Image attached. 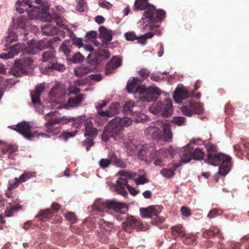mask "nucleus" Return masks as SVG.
<instances>
[{
	"mask_svg": "<svg viewBox=\"0 0 249 249\" xmlns=\"http://www.w3.org/2000/svg\"><path fill=\"white\" fill-rule=\"evenodd\" d=\"M70 42L71 46L72 45H74L78 46L79 48H81L83 46L82 40L80 38L74 37L72 40H70Z\"/></svg>",
	"mask_w": 249,
	"mask_h": 249,
	"instance_id": "nucleus-62",
	"label": "nucleus"
},
{
	"mask_svg": "<svg viewBox=\"0 0 249 249\" xmlns=\"http://www.w3.org/2000/svg\"><path fill=\"white\" fill-rule=\"evenodd\" d=\"M204 157V153L199 148L193 149L192 151V159L195 160H201L203 159Z\"/></svg>",
	"mask_w": 249,
	"mask_h": 249,
	"instance_id": "nucleus-37",
	"label": "nucleus"
},
{
	"mask_svg": "<svg viewBox=\"0 0 249 249\" xmlns=\"http://www.w3.org/2000/svg\"><path fill=\"white\" fill-rule=\"evenodd\" d=\"M99 37L104 39L106 42H110L112 39L111 31L108 30L104 26H101L99 29Z\"/></svg>",
	"mask_w": 249,
	"mask_h": 249,
	"instance_id": "nucleus-27",
	"label": "nucleus"
},
{
	"mask_svg": "<svg viewBox=\"0 0 249 249\" xmlns=\"http://www.w3.org/2000/svg\"><path fill=\"white\" fill-rule=\"evenodd\" d=\"M5 195L8 198H13L12 202L13 203H18V198H16V194L12 190H9L7 188L5 192Z\"/></svg>",
	"mask_w": 249,
	"mask_h": 249,
	"instance_id": "nucleus-51",
	"label": "nucleus"
},
{
	"mask_svg": "<svg viewBox=\"0 0 249 249\" xmlns=\"http://www.w3.org/2000/svg\"><path fill=\"white\" fill-rule=\"evenodd\" d=\"M77 131H74L72 132H68V131H63L61 135L60 136V138L64 140L65 141H67L68 138H72L74 137L77 133Z\"/></svg>",
	"mask_w": 249,
	"mask_h": 249,
	"instance_id": "nucleus-50",
	"label": "nucleus"
},
{
	"mask_svg": "<svg viewBox=\"0 0 249 249\" xmlns=\"http://www.w3.org/2000/svg\"><path fill=\"white\" fill-rule=\"evenodd\" d=\"M153 150H156L154 147H150L148 148L147 146H143L140 149H138V157L139 159L142 160H145L146 162H149L150 155L152 153Z\"/></svg>",
	"mask_w": 249,
	"mask_h": 249,
	"instance_id": "nucleus-19",
	"label": "nucleus"
},
{
	"mask_svg": "<svg viewBox=\"0 0 249 249\" xmlns=\"http://www.w3.org/2000/svg\"><path fill=\"white\" fill-rule=\"evenodd\" d=\"M190 103L193 113L200 114L202 113L203 109L200 103L193 101H190Z\"/></svg>",
	"mask_w": 249,
	"mask_h": 249,
	"instance_id": "nucleus-40",
	"label": "nucleus"
},
{
	"mask_svg": "<svg viewBox=\"0 0 249 249\" xmlns=\"http://www.w3.org/2000/svg\"><path fill=\"white\" fill-rule=\"evenodd\" d=\"M100 57L97 52L90 53L87 58V61L91 66H94L95 68L102 62L101 57Z\"/></svg>",
	"mask_w": 249,
	"mask_h": 249,
	"instance_id": "nucleus-29",
	"label": "nucleus"
},
{
	"mask_svg": "<svg viewBox=\"0 0 249 249\" xmlns=\"http://www.w3.org/2000/svg\"><path fill=\"white\" fill-rule=\"evenodd\" d=\"M181 110L183 114L187 116L190 117L193 114L190 102L188 105L182 106L181 107Z\"/></svg>",
	"mask_w": 249,
	"mask_h": 249,
	"instance_id": "nucleus-46",
	"label": "nucleus"
},
{
	"mask_svg": "<svg viewBox=\"0 0 249 249\" xmlns=\"http://www.w3.org/2000/svg\"><path fill=\"white\" fill-rule=\"evenodd\" d=\"M33 1L32 0H18L16 3V7L17 11L21 14L25 11H28V8H32L33 7Z\"/></svg>",
	"mask_w": 249,
	"mask_h": 249,
	"instance_id": "nucleus-20",
	"label": "nucleus"
},
{
	"mask_svg": "<svg viewBox=\"0 0 249 249\" xmlns=\"http://www.w3.org/2000/svg\"><path fill=\"white\" fill-rule=\"evenodd\" d=\"M202 236L205 238L213 237L217 236L219 238H222V235L220 232L219 229L216 227H212L211 229L206 230L203 232Z\"/></svg>",
	"mask_w": 249,
	"mask_h": 249,
	"instance_id": "nucleus-30",
	"label": "nucleus"
},
{
	"mask_svg": "<svg viewBox=\"0 0 249 249\" xmlns=\"http://www.w3.org/2000/svg\"><path fill=\"white\" fill-rule=\"evenodd\" d=\"M135 143L136 141L135 140L130 139L127 140L125 143L128 152L131 155L135 154L138 151V146Z\"/></svg>",
	"mask_w": 249,
	"mask_h": 249,
	"instance_id": "nucleus-32",
	"label": "nucleus"
},
{
	"mask_svg": "<svg viewBox=\"0 0 249 249\" xmlns=\"http://www.w3.org/2000/svg\"><path fill=\"white\" fill-rule=\"evenodd\" d=\"M84 57L79 53H75L70 60L74 63H81L83 61Z\"/></svg>",
	"mask_w": 249,
	"mask_h": 249,
	"instance_id": "nucleus-52",
	"label": "nucleus"
},
{
	"mask_svg": "<svg viewBox=\"0 0 249 249\" xmlns=\"http://www.w3.org/2000/svg\"><path fill=\"white\" fill-rule=\"evenodd\" d=\"M118 174L121 176L125 177L129 179L134 178L137 176V174L135 172L123 170H121L118 172Z\"/></svg>",
	"mask_w": 249,
	"mask_h": 249,
	"instance_id": "nucleus-48",
	"label": "nucleus"
},
{
	"mask_svg": "<svg viewBox=\"0 0 249 249\" xmlns=\"http://www.w3.org/2000/svg\"><path fill=\"white\" fill-rule=\"evenodd\" d=\"M31 126L29 123L22 122L18 124L16 126H13V129L22 134L26 139L31 140L33 138L39 136L49 137V136L44 133H38L37 132L34 131H31Z\"/></svg>",
	"mask_w": 249,
	"mask_h": 249,
	"instance_id": "nucleus-7",
	"label": "nucleus"
},
{
	"mask_svg": "<svg viewBox=\"0 0 249 249\" xmlns=\"http://www.w3.org/2000/svg\"><path fill=\"white\" fill-rule=\"evenodd\" d=\"M149 110L153 114L169 117L173 112L172 102L171 100L167 99L163 102H158L149 107Z\"/></svg>",
	"mask_w": 249,
	"mask_h": 249,
	"instance_id": "nucleus-5",
	"label": "nucleus"
},
{
	"mask_svg": "<svg viewBox=\"0 0 249 249\" xmlns=\"http://www.w3.org/2000/svg\"><path fill=\"white\" fill-rule=\"evenodd\" d=\"M54 213L51 209H47L39 211L36 218L41 221H49L53 216Z\"/></svg>",
	"mask_w": 249,
	"mask_h": 249,
	"instance_id": "nucleus-23",
	"label": "nucleus"
},
{
	"mask_svg": "<svg viewBox=\"0 0 249 249\" xmlns=\"http://www.w3.org/2000/svg\"><path fill=\"white\" fill-rule=\"evenodd\" d=\"M44 89V86L42 85L36 86L33 93L31 94L32 103L35 105L36 108H39L38 112L42 113L43 112V106L40 104V95Z\"/></svg>",
	"mask_w": 249,
	"mask_h": 249,
	"instance_id": "nucleus-12",
	"label": "nucleus"
},
{
	"mask_svg": "<svg viewBox=\"0 0 249 249\" xmlns=\"http://www.w3.org/2000/svg\"><path fill=\"white\" fill-rule=\"evenodd\" d=\"M186 119L183 117H174L172 122L178 126L184 125Z\"/></svg>",
	"mask_w": 249,
	"mask_h": 249,
	"instance_id": "nucleus-55",
	"label": "nucleus"
},
{
	"mask_svg": "<svg viewBox=\"0 0 249 249\" xmlns=\"http://www.w3.org/2000/svg\"><path fill=\"white\" fill-rule=\"evenodd\" d=\"M172 234L175 237H184L183 243L185 244H190L196 240V238L194 235L190 233L186 234L185 231L183 229L182 225H178L172 227Z\"/></svg>",
	"mask_w": 249,
	"mask_h": 249,
	"instance_id": "nucleus-10",
	"label": "nucleus"
},
{
	"mask_svg": "<svg viewBox=\"0 0 249 249\" xmlns=\"http://www.w3.org/2000/svg\"><path fill=\"white\" fill-rule=\"evenodd\" d=\"M27 23V19L24 17H20L18 18L17 24L18 27L24 29L26 27Z\"/></svg>",
	"mask_w": 249,
	"mask_h": 249,
	"instance_id": "nucleus-57",
	"label": "nucleus"
},
{
	"mask_svg": "<svg viewBox=\"0 0 249 249\" xmlns=\"http://www.w3.org/2000/svg\"><path fill=\"white\" fill-rule=\"evenodd\" d=\"M0 148L1 149L3 154H8V158L14 159L13 154L17 151L18 146L8 143H3Z\"/></svg>",
	"mask_w": 249,
	"mask_h": 249,
	"instance_id": "nucleus-26",
	"label": "nucleus"
},
{
	"mask_svg": "<svg viewBox=\"0 0 249 249\" xmlns=\"http://www.w3.org/2000/svg\"><path fill=\"white\" fill-rule=\"evenodd\" d=\"M163 124V131H162V141L170 142L172 138V133L170 125L166 123Z\"/></svg>",
	"mask_w": 249,
	"mask_h": 249,
	"instance_id": "nucleus-28",
	"label": "nucleus"
},
{
	"mask_svg": "<svg viewBox=\"0 0 249 249\" xmlns=\"http://www.w3.org/2000/svg\"><path fill=\"white\" fill-rule=\"evenodd\" d=\"M54 51L53 48L44 52L42 54V59L43 62H51L55 58Z\"/></svg>",
	"mask_w": 249,
	"mask_h": 249,
	"instance_id": "nucleus-33",
	"label": "nucleus"
},
{
	"mask_svg": "<svg viewBox=\"0 0 249 249\" xmlns=\"http://www.w3.org/2000/svg\"><path fill=\"white\" fill-rule=\"evenodd\" d=\"M33 60L29 57L17 60L11 69L13 74L17 77L27 74L31 65L33 63Z\"/></svg>",
	"mask_w": 249,
	"mask_h": 249,
	"instance_id": "nucleus-6",
	"label": "nucleus"
},
{
	"mask_svg": "<svg viewBox=\"0 0 249 249\" xmlns=\"http://www.w3.org/2000/svg\"><path fill=\"white\" fill-rule=\"evenodd\" d=\"M123 228L125 231L130 233L135 229L140 230L142 229V224L133 216L127 215L125 221L123 223Z\"/></svg>",
	"mask_w": 249,
	"mask_h": 249,
	"instance_id": "nucleus-11",
	"label": "nucleus"
},
{
	"mask_svg": "<svg viewBox=\"0 0 249 249\" xmlns=\"http://www.w3.org/2000/svg\"><path fill=\"white\" fill-rule=\"evenodd\" d=\"M180 165V163H172L169 165L168 168H163L161 170L160 173L163 177L167 178H171L175 175V170Z\"/></svg>",
	"mask_w": 249,
	"mask_h": 249,
	"instance_id": "nucleus-22",
	"label": "nucleus"
},
{
	"mask_svg": "<svg viewBox=\"0 0 249 249\" xmlns=\"http://www.w3.org/2000/svg\"><path fill=\"white\" fill-rule=\"evenodd\" d=\"M83 100V94H77L74 97L69 98L67 101V103L63 105L64 107L65 108H68L71 107H76L81 104Z\"/></svg>",
	"mask_w": 249,
	"mask_h": 249,
	"instance_id": "nucleus-21",
	"label": "nucleus"
},
{
	"mask_svg": "<svg viewBox=\"0 0 249 249\" xmlns=\"http://www.w3.org/2000/svg\"><path fill=\"white\" fill-rule=\"evenodd\" d=\"M52 44V39H43L37 42L35 41V46L37 50H43L46 48H50Z\"/></svg>",
	"mask_w": 249,
	"mask_h": 249,
	"instance_id": "nucleus-31",
	"label": "nucleus"
},
{
	"mask_svg": "<svg viewBox=\"0 0 249 249\" xmlns=\"http://www.w3.org/2000/svg\"><path fill=\"white\" fill-rule=\"evenodd\" d=\"M192 150H193V146L191 143L187 144L180 149L179 155L181 162L187 163L192 160Z\"/></svg>",
	"mask_w": 249,
	"mask_h": 249,
	"instance_id": "nucleus-14",
	"label": "nucleus"
},
{
	"mask_svg": "<svg viewBox=\"0 0 249 249\" xmlns=\"http://www.w3.org/2000/svg\"><path fill=\"white\" fill-rule=\"evenodd\" d=\"M101 168L105 169L108 167L111 164V160L107 159H102L99 162Z\"/></svg>",
	"mask_w": 249,
	"mask_h": 249,
	"instance_id": "nucleus-63",
	"label": "nucleus"
},
{
	"mask_svg": "<svg viewBox=\"0 0 249 249\" xmlns=\"http://www.w3.org/2000/svg\"><path fill=\"white\" fill-rule=\"evenodd\" d=\"M94 142L92 139L88 138L83 142V145L86 147V150L87 151L90 150V147L93 145Z\"/></svg>",
	"mask_w": 249,
	"mask_h": 249,
	"instance_id": "nucleus-60",
	"label": "nucleus"
},
{
	"mask_svg": "<svg viewBox=\"0 0 249 249\" xmlns=\"http://www.w3.org/2000/svg\"><path fill=\"white\" fill-rule=\"evenodd\" d=\"M120 105L117 103L112 104L108 109L110 116L119 113L120 111Z\"/></svg>",
	"mask_w": 249,
	"mask_h": 249,
	"instance_id": "nucleus-45",
	"label": "nucleus"
},
{
	"mask_svg": "<svg viewBox=\"0 0 249 249\" xmlns=\"http://www.w3.org/2000/svg\"><path fill=\"white\" fill-rule=\"evenodd\" d=\"M100 57H101V60L103 61L104 59L108 58L110 57V54L107 50L104 49H99L97 52Z\"/></svg>",
	"mask_w": 249,
	"mask_h": 249,
	"instance_id": "nucleus-47",
	"label": "nucleus"
},
{
	"mask_svg": "<svg viewBox=\"0 0 249 249\" xmlns=\"http://www.w3.org/2000/svg\"><path fill=\"white\" fill-rule=\"evenodd\" d=\"M208 153L205 161L213 165H219L218 174L225 176L230 171L231 167V158L221 153H214L217 151V146L211 144L207 146Z\"/></svg>",
	"mask_w": 249,
	"mask_h": 249,
	"instance_id": "nucleus-2",
	"label": "nucleus"
},
{
	"mask_svg": "<svg viewBox=\"0 0 249 249\" xmlns=\"http://www.w3.org/2000/svg\"><path fill=\"white\" fill-rule=\"evenodd\" d=\"M45 126L46 128V131L49 133L52 134V135H55L58 133V129L56 127L54 126V125L49 124H45Z\"/></svg>",
	"mask_w": 249,
	"mask_h": 249,
	"instance_id": "nucleus-49",
	"label": "nucleus"
},
{
	"mask_svg": "<svg viewBox=\"0 0 249 249\" xmlns=\"http://www.w3.org/2000/svg\"><path fill=\"white\" fill-rule=\"evenodd\" d=\"M33 177L32 173L28 172L25 173L21 175L19 178H18V181L19 183L23 182L28 179H30Z\"/></svg>",
	"mask_w": 249,
	"mask_h": 249,
	"instance_id": "nucleus-59",
	"label": "nucleus"
},
{
	"mask_svg": "<svg viewBox=\"0 0 249 249\" xmlns=\"http://www.w3.org/2000/svg\"><path fill=\"white\" fill-rule=\"evenodd\" d=\"M21 208V206L19 205L18 203H17V206H11L9 208H7L4 212V216L7 217L12 216L14 214V212L17 211L18 209H20Z\"/></svg>",
	"mask_w": 249,
	"mask_h": 249,
	"instance_id": "nucleus-42",
	"label": "nucleus"
},
{
	"mask_svg": "<svg viewBox=\"0 0 249 249\" xmlns=\"http://www.w3.org/2000/svg\"><path fill=\"white\" fill-rule=\"evenodd\" d=\"M148 0H136L134 6L136 9L140 10H145L143 18L142 19L145 23L143 29L155 30L159 27L155 25V23L162 21L165 17V12L161 9H156L155 7L148 2Z\"/></svg>",
	"mask_w": 249,
	"mask_h": 249,
	"instance_id": "nucleus-1",
	"label": "nucleus"
},
{
	"mask_svg": "<svg viewBox=\"0 0 249 249\" xmlns=\"http://www.w3.org/2000/svg\"><path fill=\"white\" fill-rule=\"evenodd\" d=\"M121 65V60L117 56L113 57L105 67V74L107 75L112 73L114 70L116 69Z\"/></svg>",
	"mask_w": 249,
	"mask_h": 249,
	"instance_id": "nucleus-17",
	"label": "nucleus"
},
{
	"mask_svg": "<svg viewBox=\"0 0 249 249\" xmlns=\"http://www.w3.org/2000/svg\"><path fill=\"white\" fill-rule=\"evenodd\" d=\"M86 120L85 116H80L77 118H74L73 123L72 124V126L76 128L81 127L82 124Z\"/></svg>",
	"mask_w": 249,
	"mask_h": 249,
	"instance_id": "nucleus-44",
	"label": "nucleus"
},
{
	"mask_svg": "<svg viewBox=\"0 0 249 249\" xmlns=\"http://www.w3.org/2000/svg\"><path fill=\"white\" fill-rule=\"evenodd\" d=\"M18 46L15 45L10 47V51L8 53L2 54L0 57L5 59L12 58L15 55H17L20 52V50L18 48Z\"/></svg>",
	"mask_w": 249,
	"mask_h": 249,
	"instance_id": "nucleus-36",
	"label": "nucleus"
},
{
	"mask_svg": "<svg viewBox=\"0 0 249 249\" xmlns=\"http://www.w3.org/2000/svg\"><path fill=\"white\" fill-rule=\"evenodd\" d=\"M18 180V178H15L14 180H10L8 181L7 188L12 190L17 188L19 183Z\"/></svg>",
	"mask_w": 249,
	"mask_h": 249,
	"instance_id": "nucleus-54",
	"label": "nucleus"
},
{
	"mask_svg": "<svg viewBox=\"0 0 249 249\" xmlns=\"http://www.w3.org/2000/svg\"><path fill=\"white\" fill-rule=\"evenodd\" d=\"M37 51V49L35 46V42L29 44L28 46L26 47L23 50L24 53L31 54H36Z\"/></svg>",
	"mask_w": 249,
	"mask_h": 249,
	"instance_id": "nucleus-43",
	"label": "nucleus"
},
{
	"mask_svg": "<svg viewBox=\"0 0 249 249\" xmlns=\"http://www.w3.org/2000/svg\"><path fill=\"white\" fill-rule=\"evenodd\" d=\"M188 96V91L181 88H177L173 94V98L176 103L181 102L182 99L186 98Z\"/></svg>",
	"mask_w": 249,
	"mask_h": 249,
	"instance_id": "nucleus-24",
	"label": "nucleus"
},
{
	"mask_svg": "<svg viewBox=\"0 0 249 249\" xmlns=\"http://www.w3.org/2000/svg\"><path fill=\"white\" fill-rule=\"evenodd\" d=\"M166 157V150L163 148H161L159 150H153L152 153L150 155V160H153L154 164L157 166L163 165V159Z\"/></svg>",
	"mask_w": 249,
	"mask_h": 249,
	"instance_id": "nucleus-13",
	"label": "nucleus"
},
{
	"mask_svg": "<svg viewBox=\"0 0 249 249\" xmlns=\"http://www.w3.org/2000/svg\"><path fill=\"white\" fill-rule=\"evenodd\" d=\"M95 69L92 66L82 65L75 68L74 70L75 75L79 77H81L93 71Z\"/></svg>",
	"mask_w": 249,
	"mask_h": 249,
	"instance_id": "nucleus-25",
	"label": "nucleus"
},
{
	"mask_svg": "<svg viewBox=\"0 0 249 249\" xmlns=\"http://www.w3.org/2000/svg\"><path fill=\"white\" fill-rule=\"evenodd\" d=\"M54 114V112H50L45 115V119L48 121L46 124L52 125L59 124V118H56L52 117Z\"/></svg>",
	"mask_w": 249,
	"mask_h": 249,
	"instance_id": "nucleus-41",
	"label": "nucleus"
},
{
	"mask_svg": "<svg viewBox=\"0 0 249 249\" xmlns=\"http://www.w3.org/2000/svg\"><path fill=\"white\" fill-rule=\"evenodd\" d=\"M99 225L101 230L97 234L98 240L104 244L108 243L109 239L108 234H109L113 228V223L102 219L99 221Z\"/></svg>",
	"mask_w": 249,
	"mask_h": 249,
	"instance_id": "nucleus-8",
	"label": "nucleus"
},
{
	"mask_svg": "<svg viewBox=\"0 0 249 249\" xmlns=\"http://www.w3.org/2000/svg\"><path fill=\"white\" fill-rule=\"evenodd\" d=\"M59 31V29L55 26L48 24L42 28V31L45 35L47 36H53L56 34Z\"/></svg>",
	"mask_w": 249,
	"mask_h": 249,
	"instance_id": "nucleus-35",
	"label": "nucleus"
},
{
	"mask_svg": "<svg viewBox=\"0 0 249 249\" xmlns=\"http://www.w3.org/2000/svg\"><path fill=\"white\" fill-rule=\"evenodd\" d=\"M222 213V211L220 210H218L216 209H213V210L210 211L208 214V217L210 218H213L217 215H220Z\"/></svg>",
	"mask_w": 249,
	"mask_h": 249,
	"instance_id": "nucleus-64",
	"label": "nucleus"
},
{
	"mask_svg": "<svg viewBox=\"0 0 249 249\" xmlns=\"http://www.w3.org/2000/svg\"><path fill=\"white\" fill-rule=\"evenodd\" d=\"M133 121L127 117H116L110 121L108 124L105 128L102 135V139L107 142L110 138L115 139V137L123 130L124 127L130 125Z\"/></svg>",
	"mask_w": 249,
	"mask_h": 249,
	"instance_id": "nucleus-3",
	"label": "nucleus"
},
{
	"mask_svg": "<svg viewBox=\"0 0 249 249\" xmlns=\"http://www.w3.org/2000/svg\"><path fill=\"white\" fill-rule=\"evenodd\" d=\"M74 117L63 116L59 118V124H66L70 122H73Z\"/></svg>",
	"mask_w": 249,
	"mask_h": 249,
	"instance_id": "nucleus-56",
	"label": "nucleus"
},
{
	"mask_svg": "<svg viewBox=\"0 0 249 249\" xmlns=\"http://www.w3.org/2000/svg\"><path fill=\"white\" fill-rule=\"evenodd\" d=\"M43 3L42 0H35L34 1V3L36 5L33 4L32 8L33 11H36V9L39 11L40 9H41V12L44 15L43 17H45V21L48 22L52 21L53 18L50 14L47 12V8L43 5Z\"/></svg>",
	"mask_w": 249,
	"mask_h": 249,
	"instance_id": "nucleus-18",
	"label": "nucleus"
},
{
	"mask_svg": "<svg viewBox=\"0 0 249 249\" xmlns=\"http://www.w3.org/2000/svg\"><path fill=\"white\" fill-rule=\"evenodd\" d=\"M126 206L122 203L117 202L114 200H107L105 203L98 202L92 206L93 210H96L98 213H102L109 210H113L117 213L120 212V214H124L122 209H126Z\"/></svg>",
	"mask_w": 249,
	"mask_h": 249,
	"instance_id": "nucleus-4",
	"label": "nucleus"
},
{
	"mask_svg": "<svg viewBox=\"0 0 249 249\" xmlns=\"http://www.w3.org/2000/svg\"><path fill=\"white\" fill-rule=\"evenodd\" d=\"M97 36V33L95 31H90L87 33L86 38V41H93L96 38Z\"/></svg>",
	"mask_w": 249,
	"mask_h": 249,
	"instance_id": "nucleus-58",
	"label": "nucleus"
},
{
	"mask_svg": "<svg viewBox=\"0 0 249 249\" xmlns=\"http://www.w3.org/2000/svg\"><path fill=\"white\" fill-rule=\"evenodd\" d=\"M145 134L158 141L162 140V131L159 128L153 125L148 127L144 131Z\"/></svg>",
	"mask_w": 249,
	"mask_h": 249,
	"instance_id": "nucleus-16",
	"label": "nucleus"
},
{
	"mask_svg": "<svg viewBox=\"0 0 249 249\" xmlns=\"http://www.w3.org/2000/svg\"><path fill=\"white\" fill-rule=\"evenodd\" d=\"M161 91L158 88H149L146 89L144 87V89L140 91V101L139 103H142L150 102L157 100V96L159 95Z\"/></svg>",
	"mask_w": 249,
	"mask_h": 249,
	"instance_id": "nucleus-9",
	"label": "nucleus"
},
{
	"mask_svg": "<svg viewBox=\"0 0 249 249\" xmlns=\"http://www.w3.org/2000/svg\"><path fill=\"white\" fill-rule=\"evenodd\" d=\"M71 47L70 40H66L61 44L60 49L65 55L68 56L71 52Z\"/></svg>",
	"mask_w": 249,
	"mask_h": 249,
	"instance_id": "nucleus-39",
	"label": "nucleus"
},
{
	"mask_svg": "<svg viewBox=\"0 0 249 249\" xmlns=\"http://www.w3.org/2000/svg\"><path fill=\"white\" fill-rule=\"evenodd\" d=\"M135 107V103L134 101H130L126 102L123 106L122 111L124 114H128L136 112L137 111L134 110L133 108Z\"/></svg>",
	"mask_w": 249,
	"mask_h": 249,
	"instance_id": "nucleus-34",
	"label": "nucleus"
},
{
	"mask_svg": "<svg viewBox=\"0 0 249 249\" xmlns=\"http://www.w3.org/2000/svg\"><path fill=\"white\" fill-rule=\"evenodd\" d=\"M141 81L139 78H133L127 82L126 89L129 93H138L144 89L143 86H140Z\"/></svg>",
	"mask_w": 249,
	"mask_h": 249,
	"instance_id": "nucleus-15",
	"label": "nucleus"
},
{
	"mask_svg": "<svg viewBox=\"0 0 249 249\" xmlns=\"http://www.w3.org/2000/svg\"><path fill=\"white\" fill-rule=\"evenodd\" d=\"M154 211V207L150 206L146 208H141L140 209L141 215L142 217L152 218L153 216L152 213Z\"/></svg>",
	"mask_w": 249,
	"mask_h": 249,
	"instance_id": "nucleus-38",
	"label": "nucleus"
},
{
	"mask_svg": "<svg viewBox=\"0 0 249 249\" xmlns=\"http://www.w3.org/2000/svg\"><path fill=\"white\" fill-rule=\"evenodd\" d=\"M49 68L51 69L58 71L59 72L64 71L65 70V65L58 63L52 64Z\"/></svg>",
	"mask_w": 249,
	"mask_h": 249,
	"instance_id": "nucleus-53",
	"label": "nucleus"
},
{
	"mask_svg": "<svg viewBox=\"0 0 249 249\" xmlns=\"http://www.w3.org/2000/svg\"><path fill=\"white\" fill-rule=\"evenodd\" d=\"M137 185L143 184L149 182V180L143 176H139L138 178H133Z\"/></svg>",
	"mask_w": 249,
	"mask_h": 249,
	"instance_id": "nucleus-61",
	"label": "nucleus"
}]
</instances>
